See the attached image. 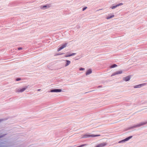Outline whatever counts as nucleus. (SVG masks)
Here are the masks:
<instances>
[{
	"mask_svg": "<svg viewBox=\"0 0 147 147\" xmlns=\"http://www.w3.org/2000/svg\"><path fill=\"white\" fill-rule=\"evenodd\" d=\"M100 135H89L88 134H86L84 135L82 137V138H85L89 137H95L97 136H100Z\"/></svg>",
	"mask_w": 147,
	"mask_h": 147,
	"instance_id": "1",
	"label": "nucleus"
},
{
	"mask_svg": "<svg viewBox=\"0 0 147 147\" xmlns=\"http://www.w3.org/2000/svg\"><path fill=\"white\" fill-rule=\"evenodd\" d=\"M107 142H103L97 144L94 147H104L107 145Z\"/></svg>",
	"mask_w": 147,
	"mask_h": 147,
	"instance_id": "2",
	"label": "nucleus"
},
{
	"mask_svg": "<svg viewBox=\"0 0 147 147\" xmlns=\"http://www.w3.org/2000/svg\"><path fill=\"white\" fill-rule=\"evenodd\" d=\"M27 88V87H26L21 89H16V92L18 93L22 92L24 91Z\"/></svg>",
	"mask_w": 147,
	"mask_h": 147,
	"instance_id": "3",
	"label": "nucleus"
},
{
	"mask_svg": "<svg viewBox=\"0 0 147 147\" xmlns=\"http://www.w3.org/2000/svg\"><path fill=\"white\" fill-rule=\"evenodd\" d=\"M132 136H130L128 138H126V139H124L123 140H121L120 141H119V143H123L124 142H125V141H127L129 140L131 138H132Z\"/></svg>",
	"mask_w": 147,
	"mask_h": 147,
	"instance_id": "4",
	"label": "nucleus"
},
{
	"mask_svg": "<svg viewBox=\"0 0 147 147\" xmlns=\"http://www.w3.org/2000/svg\"><path fill=\"white\" fill-rule=\"evenodd\" d=\"M67 45V43H65V44L61 46L60 47L57 49V51H59L61 49L65 47H66Z\"/></svg>",
	"mask_w": 147,
	"mask_h": 147,
	"instance_id": "5",
	"label": "nucleus"
},
{
	"mask_svg": "<svg viewBox=\"0 0 147 147\" xmlns=\"http://www.w3.org/2000/svg\"><path fill=\"white\" fill-rule=\"evenodd\" d=\"M65 66L66 67L68 66L71 63V61L68 60H65Z\"/></svg>",
	"mask_w": 147,
	"mask_h": 147,
	"instance_id": "6",
	"label": "nucleus"
},
{
	"mask_svg": "<svg viewBox=\"0 0 147 147\" xmlns=\"http://www.w3.org/2000/svg\"><path fill=\"white\" fill-rule=\"evenodd\" d=\"M146 85L145 83H143L141 84H140L138 85L135 86H134V88H140L142 86H145Z\"/></svg>",
	"mask_w": 147,
	"mask_h": 147,
	"instance_id": "7",
	"label": "nucleus"
},
{
	"mask_svg": "<svg viewBox=\"0 0 147 147\" xmlns=\"http://www.w3.org/2000/svg\"><path fill=\"white\" fill-rule=\"evenodd\" d=\"M62 91V90L61 89H53L52 90L50 91V92H60Z\"/></svg>",
	"mask_w": 147,
	"mask_h": 147,
	"instance_id": "8",
	"label": "nucleus"
},
{
	"mask_svg": "<svg viewBox=\"0 0 147 147\" xmlns=\"http://www.w3.org/2000/svg\"><path fill=\"white\" fill-rule=\"evenodd\" d=\"M50 5H47L44 6H42L40 7V8L43 9H45L48 8L50 7Z\"/></svg>",
	"mask_w": 147,
	"mask_h": 147,
	"instance_id": "9",
	"label": "nucleus"
},
{
	"mask_svg": "<svg viewBox=\"0 0 147 147\" xmlns=\"http://www.w3.org/2000/svg\"><path fill=\"white\" fill-rule=\"evenodd\" d=\"M122 71L121 70L118 71H117L116 72H115L114 73H113V74L111 75V76H115V75H116L120 74H122Z\"/></svg>",
	"mask_w": 147,
	"mask_h": 147,
	"instance_id": "10",
	"label": "nucleus"
},
{
	"mask_svg": "<svg viewBox=\"0 0 147 147\" xmlns=\"http://www.w3.org/2000/svg\"><path fill=\"white\" fill-rule=\"evenodd\" d=\"M123 4L122 3H120L117 4L115 6H113L111 7V8L112 9H113L115 8L118 6H119L122 5Z\"/></svg>",
	"mask_w": 147,
	"mask_h": 147,
	"instance_id": "11",
	"label": "nucleus"
},
{
	"mask_svg": "<svg viewBox=\"0 0 147 147\" xmlns=\"http://www.w3.org/2000/svg\"><path fill=\"white\" fill-rule=\"evenodd\" d=\"M130 79V77L129 76H127L123 78V80L125 81H128Z\"/></svg>",
	"mask_w": 147,
	"mask_h": 147,
	"instance_id": "12",
	"label": "nucleus"
},
{
	"mask_svg": "<svg viewBox=\"0 0 147 147\" xmlns=\"http://www.w3.org/2000/svg\"><path fill=\"white\" fill-rule=\"evenodd\" d=\"M92 73V70L91 69L88 70L86 72V75L90 74Z\"/></svg>",
	"mask_w": 147,
	"mask_h": 147,
	"instance_id": "13",
	"label": "nucleus"
},
{
	"mask_svg": "<svg viewBox=\"0 0 147 147\" xmlns=\"http://www.w3.org/2000/svg\"><path fill=\"white\" fill-rule=\"evenodd\" d=\"M76 54V53H72L71 54L69 55H65V57H70V56H72L73 55H75Z\"/></svg>",
	"mask_w": 147,
	"mask_h": 147,
	"instance_id": "14",
	"label": "nucleus"
},
{
	"mask_svg": "<svg viewBox=\"0 0 147 147\" xmlns=\"http://www.w3.org/2000/svg\"><path fill=\"white\" fill-rule=\"evenodd\" d=\"M146 123H140V124L138 125V127H140V126L142 125H144Z\"/></svg>",
	"mask_w": 147,
	"mask_h": 147,
	"instance_id": "15",
	"label": "nucleus"
},
{
	"mask_svg": "<svg viewBox=\"0 0 147 147\" xmlns=\"http://www.w3.org/2000/svg\"><path fill=\"white\" fill-rule=\"evenodd\" d=\"M114 15H113L111 16H110V17L108 16V17H107V19H109L111 18H113V17H114Z\"/></svg>",
	"mask_w": 147,
	"mask_h": 147,
	"instance_id": "16",
	"label": "nucleus"
},
{
	"mask_svg": "<svg viewBox=\"0 0 147 147\" xmlns=\"http://www.w3.org/2000/svg\"><path fill=\"white\" fill-rule=\"evenodd\" d=\"M117 66V65L116 64H114V65H112V66H111V68H114V67H116Z\"/></svg>",
	"mask_w": 147,
	"mask_h": 147,
	"instance_id": "17",
	"label": "nucleus"
},
{
	"mask_svg": "<svg viewBox=\"0 0 147 147\" xmlns=\"http://www.w3.org/2000/svg\"><path fill=\"white\" fill-rule=\"evenodd\" d=\"M87 8V7H85L84 8H83L82 9V10L83 11H84L86 9V8Z\"/></svg>",
	"mask_w": 147,
	"mask_h": 147,
	"instance_id": "18",
	"label": "nucleus"
},
{
	"mask_svg": "<svg viewBox=\"0 0 147 147\" xmlns=\"http://www.w3.org/2000/svg\"><path fill=\"white\" fill-rule=\"evenodd\" d=\"M84 70V69L82 68H81L80 69V70Z\"/></svg>",
	"mask_w": 147,
	"mask_h": 147,
	"instance_id": "19",
	"label": "nucleus"
},
{
	"mask_svg": "<svg viewBox=\"0 0 147 147\" xmlns=\"http://www.w3.org/2000/svg\"><path fill=\"white\" fill-rule=\"evenodd\" d=\"M18 49L19 50H20L22 49V48H18Z\"/></svg>",
	"mask_w": 147,
	"mask_h": 147,
	"instance_id": "20",
	"label": "nucleus"
},
{
	"mask_svg": "<svg viewBox=\"0 0 147 147\" xmlns=\"http://www.w3.org/2000/svg\"><path fill=\"white\" fill-rule=\"evenodd\" d=\"M20 80V78H17L16 79V80L17 81H19V80Z\"/></svg>",
	"mask_w": 147,
	"mask_h": 147,
	"instance_id": "21",
	"label": "nucleus"
},
{
	"mask_svg": "<svg viewBox=\"0 0 147 147\" xmlns=\"http://www.w3.org/2000/svg\"><path fill=\"white\" fill-rule=\"evenodd\" d=\"M63 54V53H62V54H57L56 55H61V54Z\"/></svg>",
	"mask_w": 147,
	"mask_h": 147,
	"instance_id": "22",
	"label": "nucleus"
},
{
	"mask_svg": "<svg viewBox=\"0 0 147 147\" xmlns=\"http://www.w3.org/2000/svg\"><path fill=\"white\" fill-rule=\"evenodd\" d=\"M40 89H38V91H40Z\"/></svg>",
	"mask_w": 147,
	"mask_h": 147,
	"instance_id": "23",
	"label": "nucleus"
},
{
	"mask_svg": "<svg viewBox=\"0 0 147 147\" xmlns=\"http://www.w3.org/2000/svg\"><path fill=\"white\" fill-rule=\"evenodd\" d=\"M2 121L1 119H0V122Z\"/></svg>",
	"mask_w": 147,
	"mask_h": 147,
	"instance_id": "24",
	"label": "nucleus"
},
{
	"mask_svg": "<svg viewBox=\"0 0 147 147\" xmlns=\"http://www.w3.org/2000/svg\"><path fill=\"white\" fill-rule=\"evenodd\" d=\"M2 137H3V136H0V138Z\"/></svg>",
	"mask_w": 147,
	"mask_h": 147,
	"instance_id": "25",
	"label": "nucleus"
}]
</instances>
